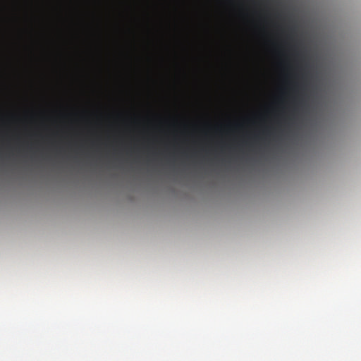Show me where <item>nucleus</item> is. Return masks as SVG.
I'll return each instance as SVG.
<instances>
[{"instance_id": "obj_2", "label": "nucleus", "mask_w": 361, "mask_h": 361, "mask_svg": "<svg viewBox=\"0 0 361 361\" xmlns=\"http://www.w3.org/2000/svg\"><path fill=\"white\" fill-rule=\"evenodd\" d=\"M173 173H178V170L177 169H176V168H173Z\"/></svg>"}, {"instance_id": "obj_1", "label": "nucleus", "mask_w": 361, "mask_h": 361, "mask_svg": "<svg viewBox=\"0 0 361 361\" xmlns=\"http://www.w3.org/2000/svg\"><path fill=\"white\" fill-rule=\"evenodd\" d=\"M278 129L272 127H266L261 130L252 134H246L243 137L232 138L229 140H212L205 139L202 140H188L185 138L174 137L172 139L157 140V138H142L126 140V147H143L154 148L158 146L165 147H182L189 145L195 147L200 146H215L220 147H252L256 145L265 143L274 140L276 137Z\"/></svg>"}, {"instance_id": "obj_4", "label": "nucleus", "mask_w": 361, "mask_h": 361, "mask_svg": "<svg viewBox=\"0 0 361 361\" xmlns=\"http://www.w3.org/2000/svg\"><path fill=\"white\" fill-rule=\"evenodd\" d=\"M278 124H279V126H281V121H279V122H278Z\"/></svg>"}, {"instance_id": "obj_3", "label": "nucleus", "mask_w": 361, "mask_h": 361, "mask_svg": "<svg viewBox=\"0 0 361 361\" xmlns=\"http://www.w3.org/2000/svg\"><path fill=\"white\" fill-rule=\"evenodd\" d=\"M186 171V169H181V170H180V171H181V172H184V171Z\"/></svg>"}, {"instance_id": "obj_5", "label": "nucleus", "mask_w": 361, "mask_h": 361, "mask_svg": "<svg viewBox=\"0 0 361 361\" xmlns=\"http://www.w3.org/2000/svg\"><path fill=\"white\" fill-rule=\"evenodd\" d=\"M40 158H41V159H43L44 157H41Z\"/></svg>"}, {"instance_id": "obj_8", "label": "nucleus", "mask_w": 361, "mask_h": 361, "mask_svg": "<svg viewBox=\"0 0 361 361\" xmlns=\"http://www.w3.org/2000/svg\"><path fill=\"white\" fill-rule=\"evenodd\" d=\"M226 158H227V159H229L230 157H227Z\"/></svg>"}, {"instance_id": "obj_7", "label": "nucleus", "mask_w": 361, "mask_h": 361, "mask_svg": "<svg viewBox=\"0 0 361 361\" xmlns=\"http://www.w3.org/2000/svg\"><path fill=\"white\" fill-rule=\"evenodd\" d=\"M202 159H204L205 157H202Z\"/></svg>"}, {"instance_id": "obj_9", "label": "nucleus", "mask_w": 361, "mask_h": 361, "mask_svg": "<svg viewBox=\"0 0 361 361\" xmlns=\"http://www.w3.org/2000/svg\"><path fill=\"white\" fill-rule=\"evenodd\" d=\"M1 157H0V159H1Z\"/></svg>"}, {"instance_id": "obj_6", "label": "nucleus", "mask_w": 361, "mask_h": 361, "mask_svg": "<svg viewBox=\"0 0 361 361\" xmlns=\"http://www.w3.org/2000/svg\"><path fill=\"white\" fill-rule=\"evenodd\" d=\"M73 159H75L76 157H73Z\"/></svg>"}]
</instances>
